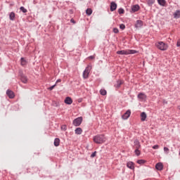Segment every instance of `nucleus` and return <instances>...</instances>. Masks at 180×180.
<instances>
[{"label":"nucleus","instance_id":"obj_27","mask_svg":"<svg viewBox=\"0 0 180 180\" xmlns=\"http://www.w3.org/2000/svg\"><path fill=\"white\" fill-rule=\"evenodd\" d=\"M100 94L102 96H106V94H107L106 90L105 89H101L100 90Z\"/></svg>","mask_w":180,"mask_h":180},{"label":"nucleus","instance_id":"obj_4","mask_svg":"<svg viewBox=\"0 0 180 180\" xmlns=\"http://www.w3.org/2000/svg\"><path fill=\"white\" fill-rule=\"evenodd\" d=\"M92 68L90 65H88L86 69L84 70V72H83V78L84 79H89V74L91 72Z\"/></svg>","mask_w":180,"mask_h":180},{"label":"nucleus","instance_id":"obj_7","mask_svg":"<svg viewBox=\"0 0 180 180\" xmlns=\"http://www.w3.org/2000/svg\"><path fill=\"white\" fill-rule=\"evenodd\" d=\"M134 147L136 148V149H140L141 148V145L140 144V141L137 139H135L134 141Z\"/></svg>","mask_w":180,"mask_h":180},{"label":"nucleus","instance_id":"obj_34","mask_svg":"<svg viewBox=\"0 0 180 180\" xmlns=\"http://www.w3.org/2000/svg\"><path fill=\"white\" fill-rule=\"evenodd\" d=\"M61 129L63 131H66L67 130V126L66 125H62L61 126Z\"/></svg>","mask_w":180,"mask_h":180},{"label":"nucleus","instance_id":"obj_10","mask_svg":"<svg viewBox=\"0 0 180 180\" xmlns=\"http://www.w3.org/2000/svg\"><path fill=\"white\" fill-rule=\"evenodd\" d=\"M7 96L9 97V98L13 99L15 98V94L13 91L11 90H7L6 91Z\"/></svg>","mask_w":180,"mask_h":180},{"label":"nucleus","instance_id":"obj_35","mask_svg":"<svg viewBox=\"0 0 180 180\" xmlns=\"http://www.w3.org/2000/svg\"><path fill=\"white\" fill-rule=\"evenodd\" d=\"M154 3H155V0H148V4H149L153 5V4H154Z\"/></svg>","mask_w":180,"mask_h":180},{"label":"nucleus","instance_id":"obj_3","mask_svg":"<svg viewBox=\"0 0 180 180\" xmlns=\"http://www.w3.org/2000/svg\"><path fill=\"white\" fill-rule=\"evenodd\" d=\"M137 53V51L136 50H131V49H127V50H122V51H117V54L118 55H130V54H136Z\"/></svg>","mask_w":180,"mask_h":180},{"label":"nucleus","instance_id":"obj_11","mask_svg":"<svg viewBox=\"0 0 180 180\" xmlns=\"http://www.w3.org/2000/svg\"><path fill=\"white\" fill-rule=\"evenodd\" d=\"M117 8V4H116V3H115V2H111L110 11L113 12V11H116Z\"/></svg>","mask_w":180,"mask_h":180},{"label":"nucleus","instance_id":"obj_32","mask_svg":"<svg viewBox=\"0 0 180 180\" xmlns=\"http://www.w3.org/2000/svg\"><path fill=\"white\" fill-rule=\"evenodd\" d=\"M120 29H121L122 30H124V29H126V26L123 24H121L120 25Z\"/></svg>","mask_w":180,"mask_h":180},{"label":"nucleus","instance_id":"obj_42","mask_svg":"<svg viewBox=\"0 0 180 180\" xmlns=\"http://www.w3.org/2000/svg\"><path fill=\"white\" fill-rule=\"evenodd\" d=\"M55 106H56V107H58V105L57 103H56Z\"/></svg>","mask_w":180,"mask_h":180},{"label":"nucleus","instance_id":"obj_33","mask_svg":"<svg viewBox=\"0 0 180 180\" xmlns=\"http://www.w3.org/2000/svg\"><path fill=\"white\" fill-rule=\"evenodd\" d=\"M112 31L115 34L119 33V29L117 28H113Z\"/></svg>","mask_w":180,"mask_h":180},{"label":"nucleus","instance_id":"obj_40","mask_svg":"<svg viewBox=\"0 0 180 180\" xmlns=\"http://www.w3.org/2000/svg\"><path fill=\"white\" fill-rule=\"evenodd\" d=\"M60 82H62V79H57L56 84H58V83H60Z\"/></svg>","mask_w":180,"mask_h":180},{"label":"nucleus","instance_id":"obj_18","mask_svg":"<svg viewBox=\"0 0 180 180\" xmlns=\"http://www.w3.org/2000/svg\"><path fill=\"white\" fill-rule=\"evenodd\" d=\"M20 80L23 84H27V77L25 75H22L20 77Z\"/></svg>","mask_w":180,"mask_h":180},{"label":"nucleus","instance_id":"obj_8","mask_svg":"<svg viewBox=\"0 0 180 180\" xmlns=\"http://www.w3.org/2000/svg\"><path fill=\"white\" fill-rule=\"evenodd\" d=\"M138 98L141 101H146L147 96L144 93H139L138 95Z\"/></svg>","mask_w":180,"mask_h":180},{"label":"nucleus","instance_id":"obj_28","mask_svg":"<svg viewBox=\"0 0 180 180\" xmlns=\"http://www.w3.org/2000/svg\"><path fill=\"white\" fill-rule=\"evenodd\" d=\"M137 163L139 164V165H143V164L146 163V160H138Z\"/></svg>","mask_w":180,"mask_h":180},{"label":"nucleus","instance_id":"obj_19","mask_svg":"<svg viewBox=\"0 0 180 180\" xmlns=\"http://www.w3.org/2000/svg\"><path fill=\"white\" fill-rule=\"evenodd\" d=\"M9 18L11 21H14L15 18V13L14 12H11L9 15Z\"/></svg>","mask_w":180,"mask_h":180},{"label":"nucleus","instance_id":"obj_25","mask_svg":"<svg viewBox=\"0 0 180 180\" xmlns=\"http://www.w3.org/2000/svg\"><path fill=\"white\" fill-rule=\"evenodd\" d=\"M20 63L22 66H25L27 65V60L24 58H21Z\"/></svg>","mask_w":180,"mask_h":180},{"label":"nucleus","instance_id":"obj_39","mask_svg":"<svg viewBox=\"0 0 180 180\" xmlns=\"http://www.w3.org/2000/svg\"><path fill=\"white\" fill-rule=\"evenodd\" d=\"M176 46H177V47L180 46V39H178L177 43H176Z\"/></svg>","mask_w":180,"mask_h":180},{"label":"nucleus","instance_id":"obj_24","mask_svg":"<svg viewBox=\"0 0 180 180\" xmlns=\"http://www.w3.org/2000/svg\"><path fill=\"white\" fill-rule=\"evenodd\" d=\"M86 13L87 15L90 16L93 13V10L91 8H87L86 11Z\"/></svg>","mask_w":180,"mask_h":180},{"label":"nucleus","instance_id":"obj_6","mask_svg":"<svg viewBox=\"0 0 180 180\" xmlns=\"http://www.w3.org/2000/svg\"><path fill=\"white\" fill-rule=\"evenodd\" d=\"M131 115V111H130V110H128L126 111V112L124 115H122V120H126L129 119V117H130Z\"/></svg>","mask_w":180,"mask_h":180},{"label":"nucleus","instance_id":"obj_22","mask_svg":"<svg viewBox=\"0 0 180 180\" xmlns=\"http://www.w3.org/2000/svg\"><path fill=\"white\" fill-rule=\"evenodd\" d=\"M122 84H123V81L122 80H118L117 81V84L115 85V86L117 89L120 88V86H122Z\"/></svg>","mask_w":180,"mask_h":180},{"label":"nucleus","instance_id":"obj_9","mask_svg":"<svg viewBox=\"0 0 180 180\" xmlns=\"http://www.w3.org/2000/svg\"><path fill=\"white\" fill-rule=\"evenodd\" d=\"M64 102L67 105H72L73 103V100L71 97H66Z\"/></svg>","mask_w":180,"mask_h":180},{"label":"nucleus","instance_id":"obj_13","mask_svg":"<svg viewBox=\"0 0 180 180\" xmlns=\"http://www.w3.org/2000/svg\"><path fill=\"white\" fill-rule=\"evenodd\" d=\"M143 27V21L138 20L135 24V27L136 29L141 28Z\"/></svg>","mask_w":180,"mask_h":180},{"label":"nucleus","instance_id":"obj_14","mask_svg":"<svg viewBox=\"0 0 180 180\" xmlns=\"http://www.w3.org/2000/svg\"><path fill=\"white\" fill-rule=\"evenodd\" d=\"M139 10H140V6H139V5H134L131 7V11L134 13H136V12L139 11Z\"/></svg>","mask_w":180,"mask_h":180},{"label":"nucleus","instance_id":"obj_44","mask_svg":"<svg viewBox=\"0 0 180 180\" xmlns=\"http://www.w3.org/2000/svg\"><path fill=\"white\" fill-rule=\"evenodd\" d=\"M179 155H180V151H179Z\"/></svg>","mask_w":180,"mask_h":180},{"label":"nucleus","instance_id":"obj_16","mask_svg":"<svg viewBox=\"0 0 180 180\" xmlns=\"http://www.w3.org/2000/svg\"><path fill=\"white\" fill-rule=\"evenodd\" d=\"M147 119V114L144 112L141 113V120L144 122Z\"/></svg>","mask_w":180,"mask_h":180},{"label":"nucleus","instance_id":"obj_26","mask_svg":"<svg viewBox=\"0 0 180 180\" xmlns=\"http://www.w3.org/2000/svg\"><path fill=\"white\" fill-rule=\"evenodd\" d=\"M20 11H22L23 13H27V10L24 7V6H21L20 8Z\"/></svg>","mask_w":180,"mask_h":180},{"label":"nucleus","instance_id":"obj_29","mask_svg":"<svg viewBox=\"0 0 180 180\" xmlns=\"http://www.w3.org/2000/svg\"><path fill=\"white\" fill-rule=\"evenodd\" d=\"M135 154L136 156H139L140 154H141V152H140V150L139 149H135V151H134Z\"/></svg>","mask_w":180,"mask_h":180},{"label":"nucleus","instance_id":"obj_31","mask_svg":"<svg viewBox=\"0 0 180 180\" xmlns=\"http://www.w3.org/2000/svg\"><path fill=\"white\" fill-rule=\"evenodd\" d=\"M118 13L119 14H124V10L123 8H120L118 10Z\"/></svg>","mask_w":180,"mask_h":180},{"label":"nucleus","instance_id":"obj_21","mask_svg":"<svg viewBox=\"0 0 180 180\" xmlns=\"http://www.w3.org/2000/svg\"><path fill=\"white\" fill-rule=\"evenodd\" d=\"M158 3L161 6H165V4H167L165 0H158Z\"/></svg>","mask_w":180,"mask_h":180},{"label":"nucleus","instance_id":"obj_20","mask_svg":"<svg viewBox=\"0 0 180 180\" xmlns=\"http://www.w3.org/2000/svg\"><path fill=\"white\" fill-rule=\"evenodd\" d=\"M82 132H83V130L80 127H78L75 129V134L77 135H81L82 134Z\"/></svg>","mask_w":180,"mask_h":180},{"label":"nucleus","instance_id":"obj_43","mask_svg":"<svg viewBox=\"0 0 180 180\" xmlns=\"http://www.w3.org/2000/svg\"><path fill=\"white\" fill-rule=\"evenodd\" d=\"M71 22H72L73 23H75V21H73L72 20H71Z\"/></svg>","mask_w":180,"mask_h":180},{"label":"nucleus","instance_id":"obj_17","mask_svg":"<svg viewBox=\"0 0 180 180\" xmlns=\"http://www.w3.org/2000/svg\"><path fill=\"white\" fill-rule=\"evenodd\" d=\"M60 139L59 138H56L54 140V146L58 147L60 146Z\"/></svg>","mask_w":180,"mask_h":180},{"label":"nucleus","instance_id":"obj_30","mask_svg":"<svg viewBox=\"0 0 180 180\" xmlns=\"http://www.w3.org/2000/svg\"><path fill=\"white\" fill-rule=\"evenodd\" d=\"M164 151L166 154H168L169 153V148L167 147H164Z\"/></svg>","mask_w":180,"mask_h":180},{"label":"nucleus","instance_id":"obj_5","mask_svg":"<svg viewBox=\"0 0 180 180\" xmlns=\"http://www.w3.org/2000/svg\"><path fill=\"white\" fill-rule=\"evenodd\" d=\"M83 121L82 117H79L73 120V125L75 127H79Z\"/></svg>","mask_w":180,"mask_h":180},{"label":"nucleus","instance_id":"obj_12","mask_svg":"<svg viewBox=\"0 0 180 180\" xmlns=\"http://www.w3.org/2000/svg\"><path fill=\"white\" fill-rule=\"evenodd\" d=\"M155 168L157 170L161 171L164 169V165H162V162H158L156 164Z\"/></svg>","mask_w":180,"mask_h":180},{"label":"nucleus","instance_id":"obj_41","mask_svg":"<svg viewBox=\"0 0 180 180\" xmlns=\"http://www.w3.org/2000/svg\"><path fill=\"white\" fill-rule=\"evenodd\" d=\"M89 59H94V58H95V57H94V56H89Z\"/></svg>","mask_w":180,"mask_h":180},{"label":"nucleus","instance_id":"obj_37","mask_svg":"<svg viewBox=\"0 0 180 180\" xmlns=\"http://www.w3.org/2000/svg\"><path fill=\"white\" fill-rule=\"evenodd\" d=\"M153 148L155 149V150H157V149L160 148V146L155 145V146H153Z\"/></svg>","mask_w":180,"mask_h":180},{"label":"nucleus","instance_id":"obj_38","mask_svg":"<svg viewBox=\"0 0 180 180\" xmlns=\"http://www.w3.org/2000/svg\"><path fill=\"white\" fill-rule=\"evenodd\" d=\"M96 156V152L95 151V152H94V153L91 154V158H95Z\"/></svg>","mask_w":180,"mask_h":180},{"label":"nucleus","instance_id":"obj_36","mask_svg":"<svg viewBox=\"0 0 180 180\" xmlns=\"http://www.w3.org/2000/svg\"><path fill=\"white\" fill-rule=\"evenodd\" d=\"M56 86V84H54V85H53V86H51V87H49V90L52 91V90L54 89V88H55Z\"/></svg>","mask_w":180,"mask_h":180},{"label":"nucleus","instance_id":"obj_1","mask_svg":"<svg viewBox=\"0 0 180 180\" xmlns=\"http://www.w3.org/2000/svg\"><path fill=\"white\" fill-rule=\"evenodd\" d=\"M94 142L96 144H103L106 142V137L104 134H98L94 136Z\"/></svg>","mask_w":180,"mask_h":180},{"label":"nucleus","instance_id":"obj_2","mask_svg":"<svg viewBox=\"0 0 180 180\" xmlns=\"http://www.w3.org/2000/svg\"><path fill=\"white\" fill-rule=\"evenodd\" d=\"M158 49L165 51L168 49V44H165L164 41H159L155 44Z\"/></svg>","mask_w":180,"mask_h":180},{"label":"nucleus","instance_id":"obj_15","mask_svg":"<svg viewBox=\"0 0 180 180\" xmlns=\"http://www.w3.org/2000/svg\"><path fill=\"white\" fill-rule=\"evenodd\" d=\"M127 167L130 169L134 170V163L133 162H128Z\"/></svg>","mask_w":180,"mask_h":180},{"label":"nucleus","instance_id":"obj_23","mask_svg":"<svg viewBox=\"0 0 180 180\" xmlns=\"http://www.w3.org/2000/svg\"><path fill=\"white\" fill-rule=\"evenodd\" d=\"M174 18L177 19L180 18V11H176V12L174 13Z\"/></svg>","mask_w":180,"mask_h":180}]
</instances>
